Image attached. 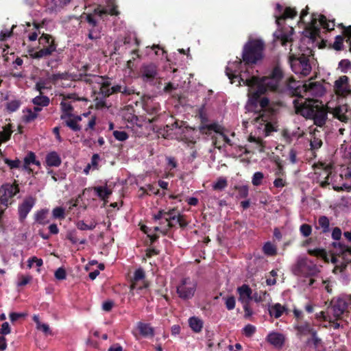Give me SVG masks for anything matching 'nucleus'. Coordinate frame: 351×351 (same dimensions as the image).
<instances>
[{
  "label": "nucleus",
  "mask_w": 351,
  "mask_h": 351,
  "mask_svg": "<svg viewBox=\"0 0 351 351\" xmlns=\"http://www.w3.org/2000/svg\"><path fill=\"white\" fill-rule=\"evenodd\" d=\"M241 60H236L228 64L226 69V75L232 84L237 82V86L243 84L248 86V101L245 109L249 112L262 109L268 104V99L259 98L261 95L270 90H274L278 86L282 77V71L279 66H276L267 75L262 78L251 75L248 68L243 71Z\"/></svg>",
  "instance_id": "1"
},
{
  "label": "nucleus",
  "mask_w": 351,
  "mask_h": 351,
  "mask_svg": "<svg viewBox=\"0 0 351 351\" xmlns=\"http://www.w3.org/2000/svg\"><path fill=\"white\" fill-rule=\"evenodd\" d=\"M246 114L250 117L249 120L252 123L255 128V131L248 137V145H247V152H264L265 143L263 138L269 136L271 132L275 130L274 122V109L268 101L262 109L249 112L246 110Z\"/></svg>",
  "instance_id": "2"
},
{
  "label": "nucleus",
  "mask_w": 351,
  "mask_h": 351,
  "mask_svg": "<svg viewBox=\"0 0 351 351\" xmlns=\"http://www.w3.org/2000/svg\"><path fill=\"white\" fill-rule=\"evenodd\" d=\"M308 7L301 12L300 23L304 25L305 38L301 41L302 43L307 41L313 43L317 39L324 40L323 31H330L334 29L335 26L334 21H328L324 15L313 13L308 17Z\"/></svg>",
  "instance_id": "3"
},
{
  "label": "nucleus",
  "mask_w": 351,
  "mask_h": 351,
  "mask_svg": "<svg viewBox=\"0 0 351 351\" xmlns=\"http://www.w3.org/2000/svg\"><path fill=\"white\" fill-rule=\"evenodd\" d=\"M295 112L302 117L313 119L314 123L319 127L324 125L327 119V112L319 101H306L303 99L293 101Z\"/></svg>",
  "instance_id": "4"
},
{
  "label": "nucleus",
  "mask_w": 351,
  "mask_h": 351,
  "mask_svg": "<svg viewBox=\"0 0 351 351\" xmlns=\"http://www.w3.org/2000/svg\"><path fill=\"white\" fill-rule=\"evenodd\" d=\"M349 305H351V295L334 298L331 300L326 311L319 312L317 314V317L327 321L329 326L337 329L340 327V324L337 321L341 319Z\"/></svg>",
  "instance_id": "5"
},
{
  "label": "nucleus",
  "mask_w": 351,
  "mask_h": 351,
  "mask_svg": "<svg viewBox=\"0 0 351 351\" xmlns=\"http://www.w3.org/2000/svg\"><path fill=\"white\" fill-rule=\"evenodd\" d=\"M289 53V60L292 71L304 77L309 75L312 69L308 59L311 54L310 47H303L301 45L298 47V49L291 47Z\"/></svg>",
  "instance_id": "6"
},
{
  "label": "nucleus",
  "mask_w": 351,
  "mask_h": 351,
  "mask_svg": "<svg viewBox=\"0 0 351 351\" xmlns=\"http://www.w3.org/2000/svg\"><path fill=\"white\" fill-rule=\"evenodd\" d=\"M288 88L292 90V93L298 96L296 99H303L306 101H318L311 99V97H317L324 95L325 89L319 82H315L311 80L305 82L304 84L290 81L287 84Z\"/></svg>",
  "instance_id": "7"
},
{
  "label": "nucleus",
  "mask_w": 351,
  "mask_h": 351,
  "mask_svg": "<svg viewBox=\"0 0 351 351\" xmlns=\"http://www.w3.org/2000/svg\"><path fill=\"white\" fill-rule=\"evenodd\" d=\"M264 43L260 38H250L244 45L243 60L245 64H256L263 58Z\"/></svg>",
  "instance_id": "8"
},
{
  "label": "nucleus",
  "mask_w": 351,
  "mask_h": 351,
  "mask_svg": "<svg viewBox=\"0 0 351 351\" xmlns=\"http://www.w3.org/2000/svg\"><path fill=\"white\" fill-rule=\"evenodd\" d=\"M93 85V89L95 93L99 92L104 96H109L114 93H122L125 95H130L133 90L128 88L126 86L116 85L110 88V82L108 80L101 76L94 75L88 80Z\"/></svg>",
  "instance_id": "9"
},
{
  "label": "nucleus",
  "mask_w": 351,
  "mask_h": 351,
  "mask_svg": "<svg viewBox=\"0 0 351 351\" xmlns=\"http://www.w3.org/2000/svg\"><path fill=\"white\" fill-rule=\"evenodd\" d=\"M332 246L333 250L331 262L336 265L333 269V272L337 274L338 270L341 271L346 266L345 263H341L339 265H337L338 262L337 256H341L346 263L351 262V247L346 246L340 242H333Z\"/></svg>",
  "instance_id": "10"
},
{
  "label": "nucleus",
  "mask_w": 351,
  "mask_h": 351,
  "mask_svg": "<svg viewBox=\"0 0 351 351\" xmlns=\"http://www.w3.org/2000/svg\"><path fill=\"white\" fill-rule=\"evenodd\" d=\"M197 281L191 278H182L176 287V292L180 298L184 300L191 299L196 291Z\"/></svg>",
  "instance_id": "11"
},
{
  "label": "nucleus",
  "mask_w": 351,
  "mask_h": 351,
  "mask_svg": "<svg viewBox=\"0 0 351 351\" xmlns=\"http://www.w3.org/2000/svg\"><path fill=\"white\" fill-rule=\"evenodd\" d=\"M179 213L175 210L171 209L168 212L160 210L157 215L154 216L155 219H164L165 223H160V226H156L154 230L160 231L162 234H166L168 230L175 226V222L179 216Z\"/></svg>",
  "instance_id": "12"
},
{
  "label": "nucleus",
  "mask_w": 351,
  "mask_h": 351,
  "mask_svg": "<svg viewBox=\"0 0 351 351\" xmlns=\"http://www.w3.org/2000/svg\"><path fill=\"white\" fill-rule=\"evenodd\" d=\"M39 45L41 49L39 51H33L30 56L34 58H41L51 55L56 51V46L52 38L47 34H43L39 38Z\"/></svg>",
  "instance_id": "13"
},
{
  "label": "nucleus",
  "mask_w": 351,
  "mask_h": 351,
  "mask_svg": "<svg viewBox=\"0 0 351 351\" xmlns=\"http://www.w3.org/2000/svg\"><path fill=\"white\" fill-rule=\"evenodd\" d=\"M19 192V186L16 184L5 183L0 188V202L8 206L12 202V198Z\"/></svg>",
  "instance_id": "14"
},
{
  "label": "nucleus",
  "mask_w": 351,
  "mask_h": 351,
  "mask_svg": "<svg viewBox=\"0 0 351 351\" xmlns=\"http://www.w3.org/2000/svg\"><path fill=\"white\" fill-rule=\"evenodd\" d=\"M298 273L303 275H312L318 271L315 264L306 258H301L298 261Z\"/></svg>",
  "instance_id": "15"
},
{
  "label": "nucleus",
  "mask_w": 351,
  "mask_h": 351,
  "mask_svg": "<svg viewBox=\"0 0 351 351\" xmlns=\"http://www.w3.org/2000/svg\"><path fill=\"white\" fill-rule=\"evenodd\" d=\"M75 75L68 73H58L54 74L51 80L55 82L56 86L66 88L71 86L73 81L75 80Z\"/></svg>",
  "instance_id": "16"
},
{
  "label": "nucleus",
  "mask_w": 351,
  "mask_h": 351,
  "mask_svg": "<svg viewBox=\"0 0 351 351\" xmlns=\"http://www.w3.org/2000/svg\"><path fill=\"white\" fill-rule=\"evenodd\" d=\"M334 90L337 95L346 96L350 92V87L348 84V77L346 75L339 77L334 84Z\"/></svg>",
  "instance_id": "17"
},
{
  "label": "nucleus",
  "mask_w": 351,
  "mask_h": 351,
  "mask_svg": "<svg viewBox=\"0 0 351 351\" xmlns=\"http://www.w3.org/2000/svg\"><path fill=\"white\" fill-rule=\"evenodd\" d=\"M119 14V12L117 10V5L114 0H106V7L104 8L99 5L95 10L94 12L95 15L101 18L105 14L118 15Z\"/></svg>",
  "instance_id": "18"
},
{
  "label": "nucleus",
  "mask_w": 351,
  "mask_h": 351,
  "mask_svg": "<svg viewBox=\"0 0 351 351\" xmlns=\"http://www.w3.org/2000/svg\"><path fill=\"white\" fill-rule=\"evenodd\" d=\"M322 136L323 133L321 130L317 129H313L311 130L309 133V137L308 138L311 149L313 151L319 149L322 145Z\"/></svg>",
  "instance_id": "19"
},
{
  "label": "nucleus",
  "mask_w": 351,
  "mask_h": 351,
  "mask_svg": "<svg viewBox=\"0 0 351 351\" xmlns=\"http://www.w3.org/2000/svg\"><path fill=\"white\" fill-rule=\"evenodd\" d=\"M69 99H75V95H68L66 96H64L62 101L60 102V106H61V110H62V114H61V119H66L67 117H71L73 115V107L70 103V101H68Z\"/></svg>",
  "instance_id": "20"
},
{
  "label": "nucleus",
  "mask_w": 351,
  "mask_h": 351,
  "mask_svg": "<svg viewBox=\"0 0 351 351\" xmlns=\"http://www.w3.org/2000/svg\"><path fill=\"white\" fill-rule=\"evenodd\" d=\"M296 11L291 8H287L283 11V8L280 4H277L275 13L276 23L279 25L281 20L293 18L296 15Z\"/></svg>",
  "instance_id": "21"
},
{
  "label": "nucleus",
  "mask_w": 351,
  "mask_h": 351,
  "mask_svg": "<svg viewBox=\"0 0 351 351\" xmlns=\"http://www.w3.org/2000/svg\"><path fill=\"white\" fill-rule=\"evenodd\" d=\"M332 112L335 117L342 122H348L351 119V110L347 105L339 106L335 108Z\"/></svg>",
  "instance_id": "22"
},
{
  "label": "nucleus",
  "mask_w": 351,
  "mask_h": 351,
  "mask_svg": "<svg viewBox=\"0 0 351 351\" xmlns=\"http://www.w3.org/2000/svg\"><path fill=\"white\" fill-rule=\"evenodd\" d=\"M35 204V199L32 197H27L19 207V216L21 219L26 218L27 214Z\"/></svg>",
  "instance_id": "23"
},
{
  "label": "nucleus",
  "mask_w": 351,
  "mask_h": 351,
  "mask_svg": "<svg viewBox=\"0 0 351 351\" xmlns=\"http://www.w3.org/2000/svg\"><path fill=\"white\" fill-rule=\"evenodd\" d=\"M237 292L239 295V300L243 304L248 303L252 300V291L248 285H243L238 287Z\"/></svg>",
  "instance_id": "24"
},
{
  "label": "nucleus",
  "mask_w": 351,
  "mask_h": 351,
  "mask_svg": "<svg viewBox=\"0 0 351 351\" xmlns=\"http://www.w3.org/2000/svg\"><path fill=\"white\" fill-rule=\"evenodd\" d=\"M97 195L104 202V204L108 202V199L112 194V190L108 185L95 186L93 188Z\"/></svg>",
  "instance_id": "25"
},
{
  "label": "nucleus",
  "mask_w": 351,
  "mask_h": 351,
  "mask_svg": "<svg viewBox=\"0 0 351 351\" xmlns=\"http://www.w3.org/2000/svg\"><path fill=\"white\" fill-rule=\"evenodd\" d=\"M268 342L276 348H280L285 342V337L282 334L276 332H270L267 337Z\"/></svg>",
  "instance_id": "26"
},
{
  "label": "nucleus",
  "mask_w": 351,
  "mask_h": 351,
  "mask_svg": "<svg viewBox=\"0 0 351 351\" xmlns=\"http://www.w3.org/2000/svg\"><path fill=\"white\" fill-rule=\"evenodd\" d=\"M141 72L144 80H152L157 75L156 66L153 64L145 65L142 68Z\"/></svg>",
  "instance_id": "27"
},
{
  "label": "nucleus",
  "mask_w": 351,
  "mask_h": 351,
  "mask_svg": "<svg viewBox=\"0 0 351 351\" xmlns=\"http://www.w3.org/2000/svg\"><path fill=\"white\" fill-rule=\"evenodd\" d=\"M54 74L48 75L45 78L40 79L36 84V89L41 93L44 89L51 88V85H55V82L51 80Z\"/></svg>",
  "instance_id": "28"
},
{
  "label": "nucleus",
  "mask_w": 351,
  "mask_h": 351,
  "mask_svg": "<svg viewBox=\"0 0 351 351\" xmlns=\"http://www.w3.org/2000/svg\"><path fill=\"white\" fill-rule=\"evenodd\" d=\"M304 135V131L298 128L293 131L285 130L283 132V137L286 139L287 143H291L294 138H299Z\"/></svg>",
  "instance_id": "29"
},
{
  "label": "nucleus",
  "mask_w": 351,
  "mask_h": 351,
  "mask_svg": "<svg viewBox=\"0 0 351 351\" xmlns=\"http://www.w3.org/2000/svg\"><path fill=\"white\" fill-rule=\"evenodd\" d=\"M49 211L48 209H43L37 211L35 214V221L41 225H45L49 223Z\"/></svg>",
  "instance_id": "30"
},
{
  "label": "nucleus",
  "mask_w": 351,
  "mask_h": 351,
  "mask_svg": "<svg viewBox=\"0 0 351 351\" xmlns=\"http://www.w3.org/2000/svg\"><path fill=\"white\" fill-rule=\"evenodd\" d=\"M137 328L144 337H153L154 335V328L149 324L140 322L137 324Z\"/></svg>",
  "instance_id": "31"
},
{
  "label": "nucleus",
  "mask_w": 351,
  "mask_h": 351,
  "mask_svg": "<svg viewBox=\"0 0 351 351\" xmlns=\"http://www.w3.org/2000/svg\"><path fill=\"white\" fill-rule=\"evenodd\" d=\"M65 121L66 125L74 131L80 130V128L78 125V122L82 120V118L79 115H73L71 117H67L66 119H63Z\"/></svg>",
  "instance_id": "32"
},
{
  "label": "nucleus",
  "mask_w": 351,
  "mask_h": 351,
  "mask_svg": "<svg viewBox=\"0 0 351 351\" xmlns=\"http://www.w3.org/2000/svg\"><path fill=\"white\" fill-rule=\"evenodd\" d=\"M285 311V307L279 303H276L269 308V315L275 318H278Z\"/></svg>",
  "instance_id": "33"
},
{
  "label": "nucleus",
  "mask_w": 351,
  "mask_h": 351,
  "mask_svg": "<svg viewBox=\"0 0 351 351\" xmlns=\"http://www.w3.org/2000/svg\"><path fill=\"white\" fill-rule=\"evenodd\" d=\"M46 162L48 166L58 167L61 164V159L56 152H51L46 157Z\"/></svg>",
  "instance_id": "34"
},
{
  "label": "nucleus",
  "mask_w": 351,
  "mask_h": 351,
  "mask_svg": "<svg viewBox=\"0 0 351 351\" xmlns=\"http://www.w3.org/2000/svg\"><path fill=\"white\" fill-rule=\"evenodd\" d=\"M191 328L195 332H199L203 328V322L197 317H192L189 319Z\"/></svg>",
  "instance_id": "35"
},
{
  "label": "nucleus",
  "mask_w": 351,
  "mask_h": 351,
  "mask_svg": "<svg viewBox=\"0 0 351 351\" xmlns=\"http://www.w3.org/2000/svg\"><path fill=\"white\" fill-rule=\"evenodd\" d=\"M308 252L311 255H313V256H315L322 258L323 260H324L325 262L329 261V257H328L326 252L323 249L315 248V249H313V250H308Z\"/></svg>",
  "instance_id": "36"
},
{
  "label": "nucleus",
  "mask_w": 351,
  "mask_h": 351,
  "mask_svg": "<svg viewBox=\"0 0 351 351\" xmlns=\"http://www.w3.org/2000/svg\"><path fill=\"white\" fill-rule=\"evenodd\" d=\"M178 129L179 130H180V133L182 134H184V137L183 138L184 139H187V136H186V134H189V133H191L193 132V130H192L191 128H188L187 127H183L182 125V123H179L178 121H176L173 125H172V129Z\"/></svg>",
  "instance_id": "37"
},
{
  "label": "nucleus",
  "mask_w": 351,
  "mask_h": 351,
  "mask_svg": "<svg viewBox=\"0 0 351 351\" xmlns=\"http://www.w3.org/2000/svg\"><path fill=\"white\" fill-rule=\"evenodd\" d=\"M32 102L35 106L45 107L48 106L49 104V99L46 96L39 95L34 97L32 100Z\"/></svg>",
  "instance_id": "38"
},
{
  "label": "nucleus",
  "mask_w": 351,
  "mask_h": 351,
  "mask_svg": "<svg viewBox=\"0 0 351 351\" xmlns=\"http://www.w3.org/2000/svg\"><path fill=\"white\" fill-rule=\"evenodd\" d=\"M210 128L213 130H214L215 132L217 133H219V135L221 136V138H223V140L228 144H230L231 145V141L230 139L226 135L223 134V128L219 125H217V124H213L210 126Z\"/></svg>",
  "instance_id": "39"
},
{
  "label": "nucleus",
  "mask_w": 351,
  "mask_h": 351,
  "mask_svg": "<svg viewBox=\"0 0 351 351\" xmlns=\"http://www.w3.org/2000/svg\"><path fill=\"white\" fill-rule=\"evenodd\" d=\"M36 112H33L32 109L27 108L23 110V120L25 122H31L37 118Z\"/></svg>",
  "instance_id": "40"
},
{
  "label": "nucleus",
  "mask_w": 351,
  "mask_h": 351,
  "mask_svg": "<svg viewBox=\"0 0 351 351\" xmlns=\"http://www.w3.org/2000/svg\"><path fill=\"white\" fill-rule=\"evenodd\" d=\"M319 228H320L324 232L329 230L330 221L328 217L322 216L318 219Z\"/></svg>",
  "instance_id": "41"
},
{
  "label": "nucleus",
  "mask_w": 351,
  "mask_h": 351,
  "mask_svg": "<svg viewBox=\"0 0 351 351\" xmlns=\"http://www.w3.org/2000/svg\"><path fill=\"white\" fill-rule=\"evenodd\" d=\"M263 252L267 255L273 256L276 254V247L271 242H267L263 246Z\"/></svg>",
  "instance_id": "42"
},
{
  "label": "nucleus",
  "mask_w": 351,
  "mask_h": 351,
  "mask_svg": "<svg viewBox=\"0 0 351 351\" xmlns=\"http://www.w3.org/2000/svg\"><path fill=\"white\" fill-rule=\"evenodd\" d=\"M227 185V180L223 177H220L213 184V188L214 190H222L225 189Z\"/></svg>",
  "instance_id": "43"
},
{
  "label": "nucleus",
  "mask_w": 351,
  "mask_h": 351,
  "mask_svg": "<svg viewBox=\"0 0 351 351\" xmlns=\"http://www.w3.org/2000/svg\"><path fill=\"white\" fill-rule=\"evenodd\" d=\"M145 277L144 271L142 269H138L134 272V282L131 285V289H134L136 287V282L138 280L143 279Z\"/></svg>",
  "instance_id": "44"
},
{
  "label": "nucleus",
  "mask_w": 351,
  "mask_h": 351,
  "mask_svg": "<svg viewBox=\"0 0 351 351\" xmlns=\"http://www.w3.org/2000/svg\"><path fill=\"white\" fill-rule=\"evenodd\" d=\"M264 174L261 171L255 172L252 178V183L254 186H259L262 184Z\"/></svg>",
  "instance_id": "45"
},
{
  "label": "nucleus",
  "mask_w": 351,
  "mask_h": 351,
  "mask_svg": "<svg viewBox=\"0 0 351 351\" xmlns=\"http://www.w3.org/2000/svg\"><path fill=\"white\" fill-rule=\"evenodd\" d=\"M76 226L81 230H88L94 229L96 226V223L92 221L90 224H86L84 221H80L77 223Z\"/></svg>",
  "instance_id": "46"
},
{
  "label": "nucleus",
  "mask_w": 351,
  "mask_h": 351,
  "mask_svg": "<svg viewBox=\"0 0 351 351\" xmlns=\"http://www.w3.org/2000/svg\"><path fill=\"white\" fill-rule=\"evenodd\" d=\"M268 296V294L266 291H259L255 292L252 295V300L256 302H261L266 300V298Z\"/></svg>",
  "instance_id": "47"
},
{
  "label": "nucleus",
  "mask_w": 351,
  "mask_h": 351,
  "mask_svg": "<svg viewBox=\"0 0 351 351\" xmlns=\"http://www.w3.org/2000/svg\"><path fill=\"white\" fill-rule=\"evenodd\" d=\"M228 310H232L235 307L236 300L233 296H228L223 298Z\"/></svg>",
  "instance_id": "48"
},
{
  "label": "nucleus",
  "mask_w": 351,
  "mask_h": 351,
  "mask_svg": "<svg viewBox=\"0 0 351 351\" xmlns=\"http://www.w3.org/2000/svg\"><path fill=\"white\" fill-rule=\"evenodd\" d=\"M32 276L29 275H19L18 276L17 286L23 287L28 284L32 280Z\"/></svg>",
  "instance_id": "49"
},
{
  "label": "nucleus",
  "mask_w": 351,
  "mask_h": 351,
  "mask_svg": "<svg viewBox=\"0 0 351 351\" xmlns=\"http://www.w3.org/2000/svg\"><path fill=\"white\" fill-rule=\"evenodd\" d=\"M34 264L38 267H40L43 265V261L41 258H38L36 256H33L27 261V267L29 268L33 267Z\"/></svg>",
  "instance_id": "50"
},
{
  "label": "nucleus",
  "mask_w": 351,
  "mask_h": 351,
  "mask_svg": "<svg viewBox=\"0 0 351 351\" xmlns=\"http://www.w3.org/2000/svg\"><path fill=\"white\" fill-rule=\"evenodd\" d=\"M113 136L114 137L119 141H124L128 139V135L125 131L122 130H115L113 132Z\"/></svg>",
  "instance_id": "51"
},
{
  "label": "nucleus",
  "mask_w": 351,
  "mask_h": 351,
  "mask_svg": "<svg viewBox=\"0 0 351 351\" xmlns=\"http://www.w3.org/2000/svg\"><path fill=\"white\" fill-rule=\"evenodd\" d=\"M5 162L9 166L10 169H20L21 164V161L19 159L10 160L5 158Z\"/></svg>",
  "instance_id": "52"
},
{
  "label": "nucleus",
  "mask_w": 351,
  "mask_h": 351,
  "mask_svg": "<svg viewBox=\"0 0 351 351\" xmlns=\"http://www.w3.org/2000/svg\"><path fill=\"white\" fill-rule=\"evenodd\" d=\"M53 217L55 219H64V209L62 207H56L52 211Z\"/></svg>",
  "instance_id": "53"
},
{
  "label": "nucleus",
  "mask_w": 351,
  "mask_h": 351,
  "mask_svg": "<svg viewBox=\"0 0 351 351\" xmlns=\"http://www.w3.org/2000/svg\"><path fill=\"white\" fill-rule=\"evenodd\" d=\"M11 133L12 132L10 129L3 128V130L0 132V143L8 141L10 138Z\"/></svg>",
  "instance_id": "54"
},
{
  "label": "nucleus",
  "mask_w": 351,
  "mask_h": 351,
  "mask_svg": "<svg viewBox=\"0 0 351 351\" xmlns=\"http://www.w3.org/2000/svg\"><path fill=\"white\" fill-rule=\"evenodd\" d=\"M55 277L57 280H64L66 278V273L64 268L59 267L56 271H55Z\"/></svg>",
  "instance_id": "55"
},
{
  "label": "nucleus",
  "mask_w": 351,
  "mask_h": 351,
  "mask_svg": "<svg viewBox=\"0 0 351 351\" xmlns=\"http://www.w3.org/2000/svg\"><path fill=\"white\" fill-rule=\"evenodd\" d=\"M298 331L302 334H312V331H315L309 324H305L298 327Z\"/></svg>",
  "instance_id": "56"
},
{
  "label": "nucleus",
  "mask_w": 351,
  "mask_h": 351,
  "mask_svg": "<svg viewBox=\"0 0 351 351\" xmlns=\"http://www.w3.org/2000/svg\"><path fill=\"white\" fill-rule=\"evenodd\" d=\"M343 38L341 36H337L333 43V48L336 50H341L343 48Z\"/></svg>",
  "instance_id": "57"
},
{
  "label": "nucleus",
  "mask_w": 351,
  "mask_h": 351,
  "mask_svg": "<svg viewBox=\"0 0 351 351\" xmlns=\"http://www.w3.org/2000/svg\"><path fill=\"white\" fill-rule=\"evenodd\" d=\"M300 231L304 237H308L311 234L312 228L308 224H302L300 228Z\"/></svg>",
  "instance_id": "58"
},
{
  "label": "nucleus",
  "mask_w": 351,
  "mask_h": 351,
  "mask_svg": "<svg viewBox=\"0 0 351 351\" xmlns=\"http://www.w3.org/2000/svg\"><path fill=\"white\" fill-rule=\"evenodd\" d=\"M20 106L19 101L16 100H12L7 104V109L10 112L16 111Z\"/></svg>",
  "instance_id": "59"
},
{
  "label": "nucleus",
  "mask_w": 351,
  "mask_h": 351,
  "mask_svg": "<svg viewBox=\"0 0 351 351\" xmlns=\"http://www.w3.org/2000/svg\"><path fill=\"white\" fill-rule=\"evenodd\" d=\"M240 197H246L248 195V187L246 185L237 187Z\"/></svg>",
  "instance_id": "60"
},
{
  "label": "nucleus",
  "mask_w": 351,
  "mask_h": 351,
  "mask_svg": "<svg viewBox=\"0 0 351 351\" xmlns=\"http://www.w3.org/2000/svg\"><path fill=\"white\" fill-rule=\"evenodd\" d=\"M99 160V156L95 154L92 156L91 161L88 165L93 168V169H97L98 168Z\"/></svg>",
  "instance_id": "61"
},
{
  "label": "nucleus",
  "mask_w": 351,
  "mask_h": 351,
  "mask_svg": "<svg viewBox=\"0 0 351 351\" xmlns=\"http://www.w3.org/2000/svg\"><path fill=\"white\" fill-rule=\"evenodd\" d=\"M23 162L29 166L33 165L34 162H36L35 154L33 152L28 153V154L25 157Z\"/></svg>",
  "instance_id": "62"
},
{
  "label": "nucleus",
  "mask_w": 351,
  "mask_h": 351,
  "mask_svg": "<svg viewBox=\"0 0 351 351\" xmlns=\"http://www.w3.org/2000/svg\"><path fill=\"white\" fill-rule=\"evenodd\" d=\"M278 169L275 172L276 176L278 178H284L285 172L283 171V165L280 161H276Z\"/></svg>",
  "instance_id": "63"
},
{
  "label": "nucleus",
  "mask_w": 351,
  "mask_h": 351,
  "mask_svg": "<svg viewBox=\"0 0 351 351\" xmlns=\"http://www.w3.org/2000/svg\"><path fill=\"white\" fill-rule=\"evenodd\" d=\"M36 328L38 330H41L42 332H43L46 335H51V330L49 328V326L47 324L41 323L40 324H39L36 327Z\"/></svg>",
  "instance_id": "64"
}]
</instances>
